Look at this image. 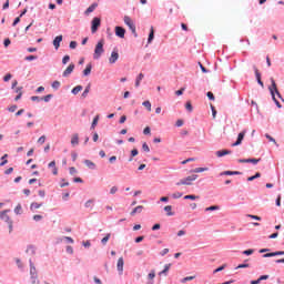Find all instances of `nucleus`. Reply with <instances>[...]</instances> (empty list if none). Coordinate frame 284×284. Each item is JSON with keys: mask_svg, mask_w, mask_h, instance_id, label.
I'll return each mask as SVG.
<instances>
[{"mask_svg": "<svg viewBox=\"0 0 284 284\" xmlns=\"http://www.w3.org/2000/svg\"><path fill=\"white\" fill-rule=\"evenodd\" d=\"M272 85L270 87V92L272 94L273 100L275 101L277 108H281V102L276 100V95L281 99V92H278V88H276V81H274V78H271ZM274 93L276 95H274Z\"/></svg>", "mask_w": 284, "mask_h": 284, "instance_id": "f257e3e1", "label": "nucleus"}, {"mask_svg": "<svg viewBox=\"0 0 284 284\" xmlns=\"http://www.w3.org/2000/svg\"><path fill=\"white\" fill-rule=\"evenodd\" d=\"M103 45H105V40H100L94 49L93 59H101V54L105 52V49H103Z\"/></svg>", "mask_w": 284, "mask_h": 284, "instance_id": "f03ea898", "label": "nucleus"}, {"mask_svg": "<svg viewBox=\"0 0 284 284\" xmlns=\"http://www.w3.org/2000/svg\"><path fill=\"white\" fill-rule=\"evenodd\" d=\"M124 23L128 26L129 30H131L132 34L136 37V26H134V22L132 21V18L130 16L124 17Z\"/></svg>", "mask_w": 284, "mask_h": 284, "instance_id": "7ed1b4c3", "label": "nucleus"}, {"mask_svg": "<svg viewBox=\"0 0 284 284\" xmlns=\"http://www.w3.org/2000/svg\"><path fill=\"white\" fill-rule=\"evenodd\" d=\"M199 179V175L193 174L191 176H187L185 179L180 180L176 185H192V181H196Z\"/></svg>", "mask_w": 284, "mask_h": 284, "instance_id": "20e7f679", "label": "nucleus"}, {"mask_svg": "<svg viewBox=\"0 0 284 284\" xmlns=\"http://www.w3.org/2000/svg\"><path fill=\"white\" fill-rule=\"evenodd\" d=\"M101 28V19L100 18H93L92 26H91V32L94 34L97 30Z\"/></svg>", "mask_w": 284, "mask_h": 284, "instance_id": "39448f33", "label": "nucleus"}, {"mask_svg": "<svg viewBox=\"0 0 284 284\" xmlns=\"http://www.w3.org/2000/svg\"><path fill=\"white\" fill-rule=\"evenodd\" d=\"M243 139H245V131H242L241 133H239L237 140L235 143L232 144V148H236V145H241V143H243Z\"/></svg>", "mask_w": 284, "mask_h": 284, "instance_id": "423d86ee", "label": "nucleus"}, {"mask_svg": "<svg viewBox=\"0 0 284 284\" xmlns=\"http://www.w3.org/2000/svg\"><path fill=\"white\" fill-rule=\"evenodd\" d=\"M243 139H245V131H242L241 133H239L237 140L235 143L232 144V148H236V145H241V143H243Z\"/></svg>", "mask_w": 284, "mask_h": 284, "instance_id": "0eeeda50", "label": "nucleus"}, {"mask_svg": "<svg viewBox=\"0 0 284 284\" xmlns=\"http://www.w3.org/2000/svg\"><path fill=\"white\" fill-rule=\"evenodd\" d=\"M253 70L255 72V77H256L258 85H261V88H265V85L263 84V82L261 80V72H258V68L256 65H253Z\"/></svg>", "mask_w": 284, "mask_h": 284, "instance_id": "6e6552de", "label": "nucleus"}, {"mask_svg": "<svg viewBox=\"0 0 284 284\" xmlns=\"http://www.w3.org/2000/svg\"><path fill=\"white\" fill-rule=\"evenodd\" d=\"M115 34L120 39H125V30L122 27H115Z\"/></svg>", "mask_w": 284, "mask_h": 284, "instance_id": "1a4fd4ad", "label": "nucleus"}, {"mask_svg": "<svg viewBox=\"0 0 284 284\" xmlns=\"http://www.w3.org/2000/svg\"><path fill=\"white\" fill-rule=\"evenodd\" d=\"M116 61H119V51H112L109 63L113 64L116 63Z\"/></svg>", "mask_w": 284, "mask_h": 284, "instance_id": "9d476101", "label": "nucleus"}, {"mask_svg": "<svg viewBox=\"0 0 284 284\" xmlns=\"http://www.w3.org/2000/svg\"><path fill=\"white\" fill-rule=\"evenodd\" d=\"M61 41H63V36H58L54 38L53 47L55 48V50H59V48H61Z\"/></svg>", "mask_w": 284, "mask_h": 284, "instance_id": "9b49d317", "label": "nucleus"}, {"mask_svg": "<svg viewBox=\"0 0 284 284\" xmlns=\"http://www.w3.org/2000/svg\"><path fill=\"white\" fill-rule=\"evenodd\" d=\"M239 163H253V165H256V163H261V159H242L239 160Z\"/></svg>", "mask_w": 284, "mask_h": 284, "instance_id": "f8f14e48", "label": "nucleus"}, {"mask_svg": "<svg viewBox=\"0 0 284 284\" xmlns=\"http://www.w3.org/2000/svg\"><path fill=\"white\" fill-rule=\"evenodd\" d=\"M72 72H74V64L73 63L69 64V67L64 70L63 77H70V74H72Z\"/></svg>", "mask_w": 284, "mask_h": 284, "instance_id": "ddd939ff", "label": "nucleus"}, {"mask_svg": "<svg viewBox=\"0 0 284 284\" xmlns=\"http://www.w3.org/2000/svg\"><path fill=\"white\" fill-rule=\"evenodd\" d=\"M239 174H241V172L239 171H224L221 173V176H236Z\"/></svg>", "mask_w": 284, "mask_h": 284, "instance_id": "4468645a", "label": "nucleus"}, {"mask_svg": "<svg viewBox=\"0 0 284 284\" xmlns=\"http://www.w3.org/2000/svg\"><path fill=\"white\" fill-rule=\"evenodd\" d=\"M79 144V133H75L71 136V145L74 148Z\"/></svg>", "mask_w": 284, "mask_h": 284, "instance_id": "2eb2a0df", "label": "nucleus"}, {"mask_svg": "<svg viewBox=\"0 0 284 284\" xmlns=\"http://www.w3.org/2000/svg\"><path fill=\"white\" fill-rule=\"evenodd\" d=\"M123 265H124L123 257H120L116 264L118 272H120V274H123Z\"/></svg>", "mask_w": 284, "mask_h": 284, "instance_id": "dca6fc26", "label": "nucleus"}, {"mask_svg": "<svg viewBox=\"0 0 284 284\" xmlns=\"http://www.w3.org/2000/svg\"><path fill=\"white\" fill-rule=\"evenodd\" d=\"M0 219H1L2 221H7V222H10V221H11V220H10V216H8V210L2 211V212L0 213Z\"/></svg>", "mask_w": 284, "mask_h": 284, "instance_id": "f3484780", "label": "nucleus"}, {"mask_svg": "<svg viewBox=\"0 0 284 284\" xmlns=\"http://www.w3.org/2000/svg\"><path fill=\"white\" fill-rule=\"evenodd\" d=\"M227 154H232V151L230 150H221V151H216V156L221 158V156H225Z\"/></svg>", "mask_w": 284, "mask_h": 284, "instance_id": "a211bd4d", "label": "nucleus"}, {"mask_svg": "<svg viewBox=\"0 0 284 284\" xmlns=\"http://www.w3.org/2000/svg\"><path fill=\"white\" fill-rule=\"evenodd\" d=\"M30 275L31 277L37 276V267H34V264L32 263L31 260H30Z\"/></svg>", "mask_w": 284, "mask_h": 284, "instance_id": "6ab92c4d", "label": "nucleus"}, {"mask_svg": "<svg viewBox=\"0 0 284 284\" xmlns=\"http://www.w3.org/2000/svg\"><path fill=\"white\" fill-rule=\"evenodd\" d=\"M143 212V205H139L131 212V216H134V214H141Z\"/></svg>", "mask_w": 284, "mask_h": 284, "instance_id": "aec40b11", "label": "nucleus"}, {"mask_svg": "<svg viewBox=\"0 0 284 284\" xmlns=\"http://www.w3.org/2000/svg\"><path fill=\"white\" fill-rule=\"evenodd\" d=\"M170 267H172V264H166L164 266V270L159 273V276H162V274H164V276H168V273L170 272Z\"/></svg>", "mask_w": 284, "mask_h": 284, "instance_id": "412c9836", "label": "nucleus"}, {"mask_svg": "<svg viewBox=\"0 0 284 284\" xmlns=\"http://www.w3.org/2000/svg\"><path fill=\"white\" fill-rule=\"evenodd\" d=\"M145 78V75L143 73H140L135 80V88H139V85H141V81H143V79Z\"/></svg>", "mask_w": 284, "mask_h": 284, "instance_id": "4be33fe9", "label": "nucleus"}, {"mask_svg": "<svg viewBox=\"0 0 284 284\" xmlns=\"http://www.w3.org/2000/svg\"><path fill=\"white\" fill-rule=\"evenodd\" d=\"M84 165H87V168H89L90 170H94V168H97V164H94V162L90 160H84Z\"/></svg>", "mask_w": 284, "mask_h": 284, "instance_id": "5701e85b", "label": "nucleus"}, {"mask_svg": "<svg viewBox=\"0 0 284 284\" xmlns=\"http://www.w3.org/2000/svg\"><path fill=\"white\" fill-rule=\"evenodd\" d=\"M164 212H166L168 216H174V213L172 212V205H166L164 207Z\"/></svg>", "mask_w": 284, "mask_h": 284, "instance_id": "b1692460", "label": "nucleus"}, {"mask_svg": "<svg viewBox=\"0 0 284 284\" xmlns=\"http://www.w3.org/2000/svg\"><path fill=\"white\" fill-rule=\"evenodd\" d=\"M98 6H99V4H97V3L91 4V6L87 9L85 14H90L91 12H94V10H97V7H98Z\"/></svg>", "mask_w": 284, "mask_h": 284, "instance_id": "393cba45", "label": "nucleus"}, {"mask_svg": "<svg viewBox=\"0 0 284 284\" xmlns=\"http://www.w3.org/2000/svg\"><path fill=\"white\" fill-rule=\"evenodd\" d=\"M43 203L33 202L30 205V210H39V207H42Z\"/></svg>", "mask_w": 284, "mask_h": 284, "instance_id": "a878e982", "label": "nucleus"}, {"mask_svg": "<svg viewBox=\"0 0 284 284\" xmlns=\"http://www.w3.org/2000/svg\"><path fill=\"white\" fill-rule=\"evenodd\" d=\"M142 105L144 106V108H146V110L149 111V112H152V103L150 102V101H144L143 103H142Z\"/></svg>", "mask_w": 284, "mask_h": 284, "instance_id": "bb28decb", "label": "nucleus"}, {"mask_svg": "<svg viewBox=\"0 0 284 284\" xmlns=\"http://www.w3.org/2000/svg\"><path fill=\"white\" fill-rule=\"evenodd\" d=\"M92 72V64H88L87 68L83 70L84 77H88Z\"/></svg>", "mask_w": 284, "mask_h": 284, "instance_id": "cd10ccee", "label": "nucleus"}, {"mask_svg": "<svg viewBox=\"0 0 284 284\" xmlns=\"http://www.w3.org/2000/svg\"><path fill=\"white\" fill-rule=\"evenodd\" d=\"M98 124H99V115H95L91 124V130H94Z\"/></svg>", "mask_w": 284, "mask_h": 284, "instance_id": "c85d7f7f", "label": "nucleus"}, {"mask_svg": "<svg viewBox=\"0 0 284 284\" xmlns=\"http://www.w3.org/2000/svg\"><path fill=\"white\" fill-rule=\"evenodd\" d=\"M83 90V87L77 85L75 88L72 89V94H79Z\"/></svg>", "mask_w": 284, "mask_h": 284, "instance_id": "c756f323", "label": "nucleus"}, {"mask_svg": "<svg viewBox=\"0 0 284 284\" xmlns=\"http://www.w3.org/2000/svg\"><path fill=\"white\" fill-rule=\"evenodd\" d=\"M154 40V28H151V32L149 34L148 43H152Z\"/></svg>", "mask_w": 284, "mask_h": 284, "instance_id": "7c9ffc66", "label": "nucleus"}, {"mask_svg": "<svg viewBox=\"0 0 284 284\" xmlns=\"http://www.w3.org/2000/svg\"><path fill=\"white\" fill-rule=\"evenodd\" d=\"M110 236H111V234L108 233V234L101 240L102 245H106V244H108V242L110 241Z\"/></svg>", "mask_w": 284, "mask_h": 284, "instance_id": "2f4dec72", "label": "nucleus"}, {"mask_svg": "<svg viewBox=\"0 0 284 284\" xmlns=\"http://www.w3.org/2000/svg\"><path fill=\"white\" fill-rule=\"evenodd\" d=\"M138 155H139V150L133 149L131 151V158L129 159V161L132 162L133 161V156H138Z\"/></svg>", "mask_w": 284, "mask_h": 284, "instance_id": "473e14b6", "label": "nucleus"}, {"mask_svg": "<svg viewBox=\"0 0 284 284\" xmlns=\"http://www.w3.org/2000/svg\"><path fill=\"white\" fill-rule=\"evenodd\" d=\"M216 210H220V206L219 205H213V206H209L205 209V212H214Z\"/></svg>", "mask_w": 284, "mask_h": 284, "instance_id": "72a5a7b5", "label": "nucleus"}, {"mask_svg": "<svg viewBox=\"0 0 284 284\" xmlns=\"http://www.w3.org/2000/svg\"><path fill=\"white\" fill-rule=\"evenodd\" d=\"M193 172H194L195 174H199V173H201V172H207V168H196V169L193 170Z\"/></svg>", "mask_w": 284, "mask_h": 284, "instance_id": "f704fd0d", "label": "nucleus"}, {"mask_svg": "<svg viewBox=\"0 0 284 284\" xmlns=\"http://www.w3.org/2000/svg\"><path fill=\"white\" fill-rule=\"evenodd\" d=\"M85 207H94V200H88L84 204Z\"/></svg>", "mask_w": 284, "mask_h": 284, "instance_id": "c9c22d12", "label": "nucleus"}, {"mask_svg": "<svg viewBox=\"0 0 284 284\" xmlns=\"http://www.w3.org/2000/svg\"><path fill=\"white\" fill-rule=\"evenodd\" d=\"M196 199H199L197 195H185V196H184V200H185V201H187V200H190V201H196Z\"/></svg>", "mask_w": 284, "mask_h": 284, "instance_id": "e433bc0d", "label": "nucleus"}, {"mask_svg": "<svg viewBox=\"0 0 284 284\" xmlns=\"http://www.w3.org/2000/svg\"><path fill=\"white\" fill-rule=\"evenodd\" d=\"M52 88H53V90H59V88H61V82H59V81H53Z\"/></svg>", "mask_w": 284, "mask_h": 284, "instance_id": "4c0bfd02", "label": "nucleus"}, {"mask_svg": "<svg viewBox=\"0 0 284 284\" xmlns=\"http://www.w3.org/2000/svg\"><path fill=\"white\" fill-rule=\"evenodd\" d=\"M90 94V87H87L82 93V99H85Z\"/></svg>", "mask_w": 284, "mask_h": 284, "instance_id": "58836bf2", "label": "nucleus"}, {"mask_svg": "<svg viewBox=\"0 0 284 284\" xmlns=\"http://www.w3.org/2000/svg\"><path fill=\"white\" fill-rule=\"evenodd\" d=\"M155 276H156V273H155L154 271H151V272L149 273V275H148V278H149L150 281H154Z\"/></svg>", "mask_w": 284, "mask_h": 284, "instance_id": "ea45409f", "label": "nucleus"}, {"mask_svg": "<svg viewBox=\"0 0 284 284\" xmlns=\"http://www.w3.org/2000/svg\"><path fill=\"white\" fill-rule=\"evenodd\" d=\"M194 276H186L184 278L181 280V283H187V281H194Z\"/></svg>", "mask_w": 284, "mask_h": 284, "instance_id": "a19ab883", "label": "nucleus"}, {"mask_svg": "<svg viewBox=\"0 0 284 284\" xmlns=\"http://www.w3.org/2000/svg\"><path fill=\"white\" fill-rule=\"evenodd\" d=\"M27 254H36L34 246H28Z\"/></svg>", "mask_w": 284, "mask_h": 284, "instance_id": "79ce46f5", "label": "nucleus"}, {"mask_svg": "<svg viewBox=\"0 0 284 284\" xmlns=\"http://www.w3.org/2000/svg\"><path fill=\"white\" fill-rule=\"evenodd\" d=\"M181 196H183V193L181 192H175L172 194V199H181Z\"/></svg>", "mask_w": 284, "mask_h": 284, "instance_id": "37998d69", "label": "nucleus"}, {"mask_svg": "<svg viewBox=\"0 0 284 284\" xmlns=\"http://www.w3.org/2000/svg\"><path fill=\"white\" fill-rule=\"evenodd\" d=\"M50 99H52V94H48L44 98H41V101H44L45 103H48Z\"/></svg>", "mask_w": 284, "mask_h": 284, "instance_id": "c03bdc74", "label": "nucleus"}, {"mask_svg": "<svg viewBox=\"0 0 284 284\" xmlns=\"http://www.w3.org/2000/svg\"><path fill=\"white\" fill-rule=\"evenodd\" d=\"M243 254H245L246 256H252V254H254V250L250 248L243 252Z\"/></svg>", "mask_w": 284, "mask_h": 284, "instance_id": "a18cd8bd", "label": "nucleus"}, {"mask_svg": "<svg viewBox=\"0 0 284 284\" xmlns=\"http://www.w3.org/2000/svg\"><path fill=\"white\" fill-rule=\"evenodd\" d=\"M13 90H14L16 94H21V93H23V87H18V88H16V89H13Z\"/></svg>", "mask_w": 284, "mask_h": 284, "instance_id": "49530a36", "label": "nucleus"}, {"mask_svg": "<svg viewBox=\"0 0 284 284\" xmlns=\"http://www.w3.org/2000/svg\"><path fill=\"white\" fill-rule=\"evenodd\" d=\"M272 256H276V252L266 253V254L263 255L264 258H271Z\"/></svg>", "mask_w": 284, "mask_h": 284, "instance_id": "de8ad7c7", "label": "nucleus"}, {"mask_svg": "<svg viewBox=\"0 0 284 284\" xmlns=\"http://www.w3.org/2000/svg\"><path fill=\"white\" fill-rule=\"evenodd\" d=\"M185 109H186L189 112H192V110H193V108H192V102H186Z\"/></svg>", "mask_w": 284, "mask_h": 284, "instance_id": "09e8293b", "label": "nucleus"}, {"mask_svg": "<svg viewBox=\"0 0 284 284\" xmlns=\"http://www.w3.org/2000/svg\"><path fill=\"white\" fill-rule=\"evenodd\" d=\"M142 150L144 151V152H150V146L148 145V143H143L142 144Z\"/></svg>", "mask_w": 284, "mask_h": 284, "instance_id": "8fccbe9b", "label": "nucleus"}, {"mask_svg": "<svg viewBox=\"0 0 284 284\" xmlns=\"http://www.w3.org/2000/svg\"><path fill=\"white\" fill-rule=\"evenodd\" d=\"M38 143H40V145H43V143H45V135H42L38 139Z\"/></svg>", "mask_w": 284, "mask_h": 284, "instance_id": "3c124183", "label": "nucleus"}, {"mask_svg": "<svg viewBox=\"0 0 284 284\" xmlns=\"http://www.w3.org/2000/svg\"><path fill=\"white\" fill-rule=\"evenodd\" d=\"M21 210H22L21 204H18L14 209L16 214H21Z\"/></svg>", "mask_w": 284, "mask_h": 284, "instance_id": "603ef678", "label": "nucleus"}, {"mask_svg": "<svg viewBox=\"0 0 284 284\" xmlns=\"http://www.w3.org/2000/svg\"><path fill=\"white\" fill-rule=\"evenodd\" d=\"M183 92H185V88H182V89L175 91V94H176V97H181L183 94Z\"/></svg>", "mask_w": 284, "mask_h": 284, "instance_id": "864d4df0", "label": "nucleus"}, {"mask_svg": "<svg viewBox=\"0 0 284 284\" xmlns=\"http://www.w3.org/2000/svg\"><path fill=\"white\" fill-rule=\"evenodd\" d=\"M24 59L26 61H34L37 59V55H28Z\"/></svg>", "mask_w": 284, "mask_h": 284, "instance_id": "5fc2aeb1", "label": "nucleus"}, {"mask_svg": "<svg viewBox=\"0 0 284 284\" xmlns=\"http://www.w3.org/2000/svg\"><path fill=\"white\" fill-rule=\"evenodd\" d=\"M116 192H119V187L112 186L110 190V194H116Z\"/></svg>", "mask_w": 284, "mask_h": 284, "instance_id": "6e6d98bb", "label": "nucleus"}, {"mask_svg": "<svg viewBox=\"0 0 284 284\" xmlns=\"http://www.w3.org/2000/svg\"><path fill=\"white\" fill-rule=\"evenodd\" d=\"M206 97L210 99V101H214V93H212L211 91L206 93Z\"/></svg>", "mask_w": 284, "mask_h": 284, "instance_id": "4d7b16f0", "label": "nucleus"}, {"mask_svg": "<svg viewBox=\"0 0 284 284\" xmlns=\"http://www.w3.org/2000/svg\"><path fill=\"white\" fill-rule=\"evenodd\" d=\"M68 61H70V55H64L62 59V63L65 65V63H68Z\"/></svg>", "mask_w": 284, "mask_h": 284, "instance_id": "13d9d810", "label": "nucleus"}, {"mask_svg": "<svg viewBox=\"0 0 284 284\" xmlns=\"http://www.w3.org/2000/svg\"><path fill=\"white\" fill-rule=\"evenodd\" d=\"M10 79H12V74L8 73L7 75H4L3 81L8 82L10 81Z\"/></svg>", "mask_w": 284, "mask_h": 284, "instance_id": "bf43d9fd", "label": "nucleus"}, {"mask_svg": "<svg viewBox=\"0 0 284 284\" xmlns=\"http://www.w3.org/2000/svg\"><path fill=\"white\" fill-rule=\"evenodd\" d=\"M38 194H39V196H40L41 199H45V191L40 190V191L38 192Z\"/></svg>", "mask_w": 284, "mask_h": 284, "instance_id": "052dcab7", "label": "nucleus"}, {"mask_svg": "<svg viewBox=\"0 0 284 284\" xmlns=\"http://www.w3.org/2000/svg\"><path fill=\"white\" fill-rule=\"evenodd\" d=\"M69 47L71 48V50H74L77 48V41H71Z\"/></svg>", "mask_w": 284, "mask_h": 284, "instance_id": "680f3d73", "label": "nucleus"}, {"mask_svg": "<svg viewBox=\"0 0 284 284\" xmlns=\"http://www.w3.org/2000/svg\"><path fill=\"white\" fill-rule=\"evenodd\" d=\"M211 110H212L213 119H216V109L214 108V105H211Z\"/></svg>", "mask_w": 284, "mask_h": 284, "instance_id": "e2e57ef3", "label": "nucleus"}, {"mask_svg": "<svg viewBox=\"0 0 284 284\" xmlns=\"http://www.w3.org/2000/svg\"><path fill=\"white\" fill-rule=\"evenodd\" d=\"M67 253L74 254V248H72V246H67Z\"/></svg>", "mask_w": 284, "mask_h": 284, "instance_id": "0e129e2a", "label": "nucleus"}, {"mask_svg": "<svg viewBox=\"0 0 284 284\" xmlns=\"http://www.w3.org/2000/svg\"><path fill=\"white\" fill-rule=\"evenodd\" d=\"M31 280H32V284H40L37 275L31 277Z\"/></svg>", "mask_w": 284, "mask_h": 284, "instance_id": "69168bd1", "label": "nucleus"}, {"mask_svg": "<svg viewBox=\"0 0 284 284\" xmlns=\"http://www.w3.org/2000/svg\"><path fill=\"white\" fill-rule=\"evenodd\" d=\"M43 219L42 215H33V221H41Z\"/></svg>", "mask_w": 284, "mask_h": 284, "instance_id": "338daca9", "label": "nucleus"}, {"mask_svg": "<svg viewBox=\"0 0 284 284\" xmlns=\"http://www.w3.org/2000/svg\"><path fill=\"white\" fill-rule=\"evenodd\" d=\"M150 132H151L150 126H146V128L143 130V134H150Z\"/></svg>", "mask_w": 284, "mask_h": 284, "instance_id": "774afa93", "label": "nucleus"}]
</instances>
